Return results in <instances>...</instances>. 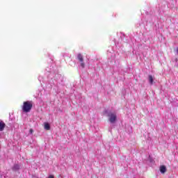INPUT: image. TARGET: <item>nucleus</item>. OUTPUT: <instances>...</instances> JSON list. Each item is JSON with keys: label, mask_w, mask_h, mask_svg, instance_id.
Masks as SVG:
<instances>
[{"label": "nucleus", "mask_w": 178, "mask_h": 178, "mask_svg": "<svg viewBox=\"0 0 178 178\" xmlns=\"http://www.w3.org/2000/svg\"><path fill=\"white\" fill-rule=\"evenodd\" d=\"M44 129L51 130V126L48 124V122L44 123Z\"/></svg>", "instance_id": "nucleus-7"}, {"label": "nucleus", "mask_w": 178, "mask_h": 178, "mask_svg": "<svg viewBox=\"0 0 178 178\" xmlns=\"http://www.w3.org/2000/svg\"><path fill=\"white\" fill-rule=\"evenodd\" d=\"M148 77H149V84L153 85L154 84V76H152V75H149Z\"/></svg>", "instance_id": "nucleus-5"}, {"label": "nucleus", "mask_w": 178, "mask_h": 178, "mask_svg": "<svg viewBox=\"0 0 178 178\" xmlns=\"http://www.w3.org/2000/svg\"><path fill=\"white\" fill-rule=\"evenodd\" d=\"M6 127V124L3 122V121H0V131H3L5 130V127Z\"/></svg>", "instance_id": "nucleus-3"}, {"label": "nucleus", "mask_w": 178, "mask_h": 178, "mask_svg": "<svg viewBox=\"0 0 178 178\" xmlns=\"http://www.w3.org/2000/svg\"><path fill=\"white\" fill-rule=\"evenodd\" d=\"M81 67H83V69H84V67H86V64H84V61L81 62Z\"/></svg>", "instance_id": "nucleus-9"}, {"label": "nucleus", "mask_w": 178, "mask_h": 178, "mask_svg": "<svg viewBox=\"0 0 178 178\" xmlns=\"http://www.w3.org/2000/svg\"><path fill=\"white\" fill-rule=\"evenodd\" d=\"M108 118L111 123H115V122H116V119L118 118L116 113H108Z\"/></svg>", "instance_id": "nucleus-2"}, {"label": "nucleus", "mask_w": 178, "mask_h": 178, "mask_svg": "<svg viewBox=\"0 0 178 178\" xmlns=\"http://www.w3.org/2000/svg\"><path fill=\"white\" fill-rule=\"evenodd\" d=\"M77 58L79 62H84V58H83V55H81V54H79Z\"/></svg>", "instance_id": "nucleus-6"}, {"label": "nucleus", "mask_w": 178, "mask_h": 178, "mask_svg": "<svg viewBox=\"0 0 178 178\" xmlns=\"http://www.w3.org/2000/svg\"><path fill=\"white\" fill-rule=\"evenodd\" d=\"M20 169V166L17 164L14 165L13 168V170H19Z\"/></svg>", "instance_id": "nucleus-8"}, {"label": "nucleus", "mask_w": 178, "mask_h": 178, "mask_svg": "<svg viewBox=\"0 0 178 178\" xmlns=\"http://www.w3.org/2000/svg\"><path fill=\"white\" fill-rule=\"evenodd\" d=\"M177 54H178V47L177 48Z\"/></svg>", "instance_id": "nucleus-12"}, {"label": "nucleus", "mask_w": 178, "mask_h": 178, "mask_svg": "<svg viewBox=\"0 0 178 178\" xmlns=\"http://www.w3.org/2000/svg\"><path fill=\"white\" fill-rule=\"evenodd\" d=\"M33 108V102L32 101H26L24 102L22 106V111L25 113H29L30 111Z\"/></svg>", "instance_id": "nucleus-1"}, {"label": "nucleus", "mask_w": 178, "mask_h": 178, "mask_svg": "<svg viewBox=\"0 0 178 178\" xmlns=\"http://www.w3.org/2000/svg\"><path fill=\"white\" fill-rule=\"evenodd\" d=\"M160 172L161 173H165L166 172V166L165 165H161L160 166Z\"/></svg>", "instance_id": "nucleus-4"}, {"label": "nucleus", "mask_w": 178, "mask_h": 178, "mask_svg": "<svg viewBox=\"0 0 178 178\" xmlns=\"http://www.w3.org/2000/svg\"><path fill=\"white\" fill-rule=\"evenodd\" d=\"M33 132H34V131L32 129H31L29 130V133H31V134H33Z\"/></svg>", "instance_id": "nucleus-10"}, {"label": "nucleus", "mask_w": 178, "mask_h": 178, "mask_svg": "<svg viewBox=\"0 0 178 178\" xmlns=\"http://www.w3.org/2000/svg\"><path fill=\"white\" fill-rule=\"evenodd\" d=\"M48 178H55V177L54 175H49Z\"/></svg>", "instance_id": "nucleus-11"}]
</instances>
